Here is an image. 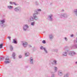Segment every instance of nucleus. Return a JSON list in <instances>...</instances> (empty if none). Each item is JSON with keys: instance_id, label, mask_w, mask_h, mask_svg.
Wrapping results in <instances>:
<instances>
[{"instance_id": "obj_1", "label": "nucleus", "mask_w": 77, "mask_h": 77, "mask_svg": "<svg viewBox=\"0 0 77 77\" xmlns=\"http://www.w3.org/2000/svg\"><path fill=\"white\" fill-rule=\"evenodd\" d=\"M39 14V12H37V11H35L34 13L33 14V17L30 16L29 17L28 20V22L29 23H32V22L34 21V20L35 21H37L39 19L38 16L36 15H38Z\"/></svg>"}, {"instance_id": "obj_2", "label": "nucleus", "mask_w": 77, "mask_h": 77, "mask_svg": "<svg viewBox=\"0 0 77 77\" xmlns=\"http://www.w3.org/2000/svg\"><path fill=\"white\" fill-rule=\"evenodd\" d=\"M29 27L27 24H24L23 26V29L24 32H26L27 30V29H29Z\"/></svg>"}, {"instance_id": "obj_3", "label": "nucleus", "mask_w": 77, "mask_h": 77, "mask_svg": "<svg viewBox=\"0 0 77 77\" xmlns=\"http://www.w3.org/2000/svg\"><path fill=\"white\" fill-rule=\"evenodd\" d=\"M21 8L20 7H18L15 8L14 9L15 12H21Z\"/></svg>"}, {"instance_id": "obj_4", "label": "nucleus", "mask_w": 77, "mask_h": 77, "mask_svg": "<svg viewBox=\"0 0 77 77\" xmlns=\"http://www.w3.org/2000/svg\"><path fill=\"white\" fill-rule=\"evenodd\" d=\"M22 45L25 48V47H27V45H28V44H27V43L26 42L22 41Z\"/></svg>"}, {"instance_id": "obj_5", "label": "nucleus", "mask_w": 77, "mask_h": 77, "mask_svg": "<svg viewBox=\"0 0 77 77\" xmlns=\"http://www.w3.org/2000/svg\"><path fill=\"white\" fill-rule=\"evenodd\" d=\"M60 17L63 18H66L67 17V14H62L60 15Z\"/></svg>"}, {"instance_id": "obj_6", "label": "nucleus", "mask_w": 77, "mask_h": 77, "mask_svg": "<svg viewBox=\"0 0 77 77\" xmlns=\"http://www.w3.org/2000/svg\"><path fill=\"white\" fill-rule=\"evenodd\" d=\"M48 18L50 21H53V15L51 14L48 16Z\"/></svg>"}, {"instance_id": "obj_7", "label": "nucleus", "mask_w": 77, "mask_h": 77, "mask_svg": "<svg viewBox=\"0 0 77 77\" xmlns=\"http://www.w3.org/2000/svg\"><path fill=\"white\" fill-rule=\"evenodd\" d=\"M69 55H70V56H74V55L76 54V53L73 51H70L69 52Z\"/></svg>"}, {"instance_id": "obj_8", "label": "nucleus", "mask_w": 77, "mask_h": 77, "mask_svg": "<svg viewBox=\"0 0 77 77\" xmlns=\"http://www.w3.org/2000/svg\"><path fill=\"white\" fill-rule=\"evenodd\" d=\"M33 58L32 57H30L29 59V61L30 64H33Z\"/></svg>"}, {"instance_id": "obj_9", "label": "nucleus", "mask_w": 77, "mask_h": 77, "mask_svg": "<svg viewBox=\"0 0 77 77\" xmlns=\"http://www.w3.org/2000/svg\"><path fill=\"white\" fill-rule=\"evenodd\" d=\"M74 47H75V48H77V40H75L74 42V46H72L71 47L72 48H73Z\"/></svg>"}, {"instance_id": "obj_10", "label": "nucleus", "mask_w": 77, "mask_h": 77, "mask_svg": "<svg viewBox=\"0 0 77 77\" xmlns=\"http://www.w3.org/2000/svg\"><path fill=\"white\" fill-rule=\"evenodd\" d=\"M73 13L75 15L77 16V9H74L73 11Z\"/></svg>"}, {"instance_id": "obj_11", "label": "nucleus", "mask_w": 77, "mask_h": 77, "mask_svg": "<svg viewBox=\"0 0 77 77\" xmlns=\"http://www.w3.org/2000/svg\"><path fill=\"white\" fill-rule=\"evenodd\" d=\"M5 23V19H3L2 20H0V25L4 24Z\"/></svg>"}, {"instance_id": "obj_12", "label": "nucleus", "mask_w": 77, "mask_h": 77, "mask_svg": "<svg viewBox=\"0 0 77 77\" xmlns=\"http://www.w3.org/2000/svg\"><path fill=\"white\" fill-rule=\"evenodd\" d=\"M58 75H60V76H61L62 75L63 73L62 72V71L59 70L58 71Z\"/></svg>"}, {"instance_id": "obj_13", "label": "nucleus", "mask_w": 77, "mask_h": 77, "mask_svg": "<svg viewBox=\"0 0 77 77\" xmlns=\"http://www.w3.org/2000/svg\"><path fill=\"white\" fill-rule=\"evenodd\" d=\"M49 38L50 39H53V35L52 34L49 35Z\"/></svg>"}, {"instance_id": "obj_14", "label": "nucleus", "mask_w": 77, "mask_h": 77, "mask_svg": "<svg viewBox=\"0 0 77 77\" xmlns=\"http://www.w3.org/2000/svg\"><path fill=\"white\" fill-rule=\"evenodd\" d=\"M12 43H14V44H17V39H13V41L12 42Z\"/></svg>"}, {"instance_id": "obj_15", "label": "nucleus", "mask_w": 77, "mask_h": 77, "mask_svg": "<svg viewBox=\"0 0 77 77\" xmlns=\"http://www.w3.org/2000/svg\"><path fill=\"white\" fill-rule=\"evenodd\" d=\"M29 56V53L26 52H25V56L27 57Z\"/></svg>"}, {"instance_id": "obj_16", "label": "nucleus", "mask_w": 77, "mask_h": 77, "mask_svg": "<svg viewBox=\"0 0 77 77\" xmlns=\"http://www.w3.org/2000/svg\"><path fill=\"white\" fill-rule=\"evenodd\" d=\"M12 56L14 59H15V53L14 52H13Z\"/></svg>"}, {"instance_id": "obj_17", "label": "nucleus", "mask_w": 77, "mask_h": 77, "mask_svg": "<svg viewBox=\"0 0 77 77\" xmlns=\"http://www.w3.org/2000/svg\"><path fill=\"white\" fill-rule=\"evenodd\" d=\"M63 55L64 56H67V52H63Z\"/></svg>"}, {"instance_id": "obj_18", "label": "nucleus", "mask_w": 77, "mask_h": 77, "mask_svg": "<svg viewBox=\"0 0 77 77\" xmlns=\"http://www.w3.org/2000/svg\"><path fill=\"white\" fill-rule=\"evenodd\" d=\"M7 8L8 9H12V8H13V7L11 6H7Z\"/></svg>"}, {"instance_id": "obj_19", "label": "nucleus", "mask_w": 77, "mask_h": 77, "mask_svg": "<svg viewBox=\"0 0 77 77\" xmlns=\"http://www.w3.org/2000/svg\"><path fill=\"white\" fill-rule=\"evenodd\" d=\"M45 48H44L43 46H41L40 47V49L42 50H44Z\"/></svg>"}, {"instance_id": "obj_20", "label": "nucleus", "mask_w": 77, "mask_h": 77, "mask_svg": "<svg viewBox=\"0 0 77 77\" xmlns=\"http://www.w3.org/2000/svg\"><path fill=\"white\" fill-rule=\"evenodd\" d=\"M10 49L11 51H12V50H13V47H12V45H10Z\"/></svg>"}, {"instance_id": "obj_21", "label": "nucleus", "mask_w": 77, "mask_h": 77, "mask_svg": "<svg viewBox=\"0 0 77 77\" xmlns=\"http://www.w3.org/2000/svg\"><path fill=\"white\" fill-rule=\"evenodd\" d=\"M4 60V57H0V61H2Z\"/></svg>"}, {"instance_id": "obj_22", "label": "nucleus", "mask_w": 77, "mask_h": 77, "mask_svg": "<svg viewBox=\"0 0 77 77\" xmlns=\"http://www.w3.org/2000/svg\"><path fill=\"white\" fill-rule=\"evenodd\" d=\"M37 11V12H38L39 14H39V12H38H38H41V9H38L36 10L34 12H35V11Z\"/></svg>"}, {"instance_id": "obj_23", "label": "nucleus", "mask_w": 77, "mask_h": 77, "mask_svg": "<svg viewBox=\"0 0 77 77\" xmlns=\"http://www.w3.org/2000/svg\"><path fill=\"white\" fill-rule=\"evenodd\" d=\"M31 23V26H35V21L33 22H32Z\"/></svg>"}, {"instance_id": "obj_24", "label": "nucleus", "mask_w": 77, "mask_h": 77, "mask_svg": "<svg viewBox=\"0 0 77 77\" xmlns=\"http://www.w3.org/2000/svg\"><path fill=\"white\" fill-rule=\"evenodd\" d=\"M5 60H9V57L7 56L5 58Z\"/></svg>"}, {"instance_id": "obj_25", "label": "nucleus", "mask_w": 77, "mask_h": 77, "mask_svg": "<svg viewBox=\"0 0 77 77\" xmlns=\"http://www.w3.org/2000/svg\"><path fill=\"white\" fill-rule=\"evenodd\" d=\"M69 75L68 73H66V74L64 75V77H68Z\"/></svg>"}, {"instance_id": "obj_26", "label": "nucleus", "mask_w": 77, "mask_h": 77, "mask_svg": "<svg viewBox=\"0 0 77 77\" xmlns=\"http://www.w3.org/2000/svg\"><path fill=\"white\" fill-rule=\"evenodd\" d=\"M3 43L0 44V48H2L3 47Z\"/></svg>"}, {"instance_id": "obj_27", "label": "nucleus", "mask_w": 77, "mask_h": 77, "mask_svg": "<svg viewBox=\"0 0 77 77\" xmlns=\"http://www.w3.org/2000/svg\"><path fill=\"white\" fill-rule=\"evenodd\" d=\"M32 50L34 51H36V48L35 47H34Z\"/></svg>"}, {"instance_id": "obj_28", "label": "nucleus", "mask_w": 77, "mask_h": 77, "mask_svg": "<svg viewBox=\"0 0 77 77\" xmlns=\"http://www.w3.org/2000/svg\"><path fill=\"white\" fill-rule=\"evenodd\" d=\"M44 51L45 52V53H48V52L47 51V49H46V48H45L44 50Z\"/></svg>"}, {"instance_id": "obj_29", "label": "nucleus", "mask_w": 77, "mask_h": 77, "mask_svg": "<svg viewBox=\"0 0 77 77\" xmlns=\"http://www.w3.org/2000/svg\"><path fill=\"white\" fill-rule=\"evenodd\" d=\"M1 26L2 27H5L6 26V25H5V24H2L1 25Z\"/></svg>"}, {"instance_id": "obj_30", "label": "nucleus", "mask_w": 77, "mask_h": 77, "mask_svg": "<svg viewBox=\"0 0 77 77\" xmlns=\"http://www.w3.org/2000/svg\"><path fill=\"white\" fill-rule=\"evenodd\" d=\"M5 63L7 64V63H9V60H7V61H5Z\"/></svg>"}, {"instance_id": "obj_31", "label": "nucleus", "mask_w": 77, "mask_h": 77, "mask_svg": "<svg viewBox=\"0 0 77 77\" xmlns=\"http://www.w3.org/2000/svg\"><path fill=\"white\" fill-rule=\"evenodd\" d=\"M55 72H56L57 70V67H55Z\"/></svg>"}, {"instance_id": "obj_32", "label": "nucleus", "mask_w": 77, "mask_h": 77, "mask_svg": "<svg viewBox=\"0 0 77 77\" xmlns=\"http://www.w3.org/2000/svg\"><path fill=\"white\" fill-rule=\"evenodd\" d=\"M42 43H43V44H45V43H46V42H45V40H44L42 41Z\"/></svg>"}, {"instance_id": "obj_33", "label": "nucleus", "mask_w": 77, "mask_h": 77, "mask_svg": "<svg viewBox=\"0 0 77 77\" xmlns=\"http://www.w3.org/2000/svg\"><path fill=\"white\" fill-rule=\"evenodd\" d=\"M35 4L36 5H38V3L37 1H35Z\"/></svg>"}, {"instance_id": "obj_34", "label": "nucleus", "mask_w": 77, "mask_h": 77, "mask_svg": "<svg viewBox=\"0 0 77 77\" xmlns=\"http://www.w3.org/2000/svg\"><path fill=\"white\" fill-rule=\"evenodd\" d=\"M19 59H21V58L22 57V56H21V55H19Z\"/></svg>"}, {"instance_id": "obj_35", "label": "nucleus", "mask_w": 77, "mask_h": 77, "mask_svg": "<svg viewBox=\"0 0 77 77\" xmlns=\"http://www.w3.org/2000/svg\"><path fill=\"white\" fill-rule=\"evenodd\" d=\"M14 5H15V6H17V5H18V4L15 3V2H13V4Z\"/></svg>"}, {"instance_id": "obj_36", "label": "nucleus", "mask_w": 77, "mask_h": 77, "mask_svg": "<svg viewBox=\"0 0 77 77\" xmlns=\"http://www.w3.org/2000/svg\"><path fill=\"white\" fill-rule=\"evenodd\" d=\"M53 62H54V63H55V64L56 65V63L57 62V61H56V60L54 61Z\"/></svg>"}, {"instance_id": "obj_37", "label": "nucleus", "mask_w": 77, "mask_h": 77, "mask_svg": "<svg viewBox=\"0 0 77 77\" xmlns=\"http://www.w3.org/2000/svg\"><path fill=\"white\" fill-rule=\"evenodd\" d=\"M64 39L66 41H68V39H67V38H66V37H65Z\"/></svg>"}, {"instance_id": "obj_38", "label": "nucleus", "mask_w": 77, "mask_h": 77, "mask_svg": "<svg viewBox=\"0 0 77 77\" xmlns=\"http://www.w3.org/2000/svg\"><path fill=\"white\" fill-rule=\"evenodd\" d=\"M57 51H58V50H57V49H55V52H57Z\"/></svg>"}, {"instance_id": "obj_39", "label": "nucleus", "mask_w": 77, "mask_h": 77, "mask_svg": "<svg viewBox=\"0 0 77 77\" xmlns=\"http://www.w3.org/2000/svg\"><path fill=\"white\" fill-rule=\"evenodd\" d=\"M10 4H11V5H13V2H10Z\"/></svg>"}, {"instance_id": "obj_40", "label": "nucleus", "mask_w": 77, "mask_h": 77, "mask_svg": "<svg viewBox=\"0 0 77 77\" xmlns=\"http://www.w3.org/2000/svg\"><path fill=\"white\" fill-rule=\"evenodd\" d=\"M70 36H71V37H73V36H74V35H73V34H71V35H70Z\"/></svg>"}, {"instance_id": "obj_41", "label": "nucleus", "mask_w": 77, "mask_h": 77, "mask_svg": "<svg viewBox=\"0 0 77 77\" xmlns=\"http://www.w3.org/2000/svg\"><path fill=\"white\" fill-rule=\"evenodd\" d=\"M8 38L9 39V40H11V37L10 36L8 37Z\"/></svg>"}, {"instance_id": "obj_42", "label": "nucleus", "mask_w": 77, "mask_h": 77, "mask_svg": "<svg viewBox=\"0 0 77 77\" xmlns=\"http://www.w3.org/2000/svg\"><path fill=\"white\" fill-rule=\"evenodd\" d=\"M52 51H55V49H52Z\"/></svg>"}, {"instance_id": "obj_43", "label": "nucleus", "mask_w": 77, "mask_h": 77, "mask_svg": "<svg viewBox=\"0 0 77 77\" xmlns=\"http://www.w3.org/2000/svg\"><path fill=\"white\" fill-rule=\"evenodd\" d=\"M29 48L32 47V46L31 45H29Z\"/></svg>"}, {"instance_id": "obj_44", "label": "nucleus", "mask_w": 77, "mask_h": 77, "mask_svg": "<svg viewBox=\"0 0 77 77\" xmlns=\"http://www.w3.org/2000/svg\"><path fill=\"white\" fill-rule=\"evenodd\" d=\"M61 11H62V12H63L64 11V10H63V9Z\"/></svg>"}, {"instance_id": "obj_45", "label": "nucleus", "mask_w": 77, "mask_h": 77, "mask_svg": "<svg viewBox=\"0 0 77 77\" xmlns=\"http://www.w3.org/2000/svg\"><path fill=\"white\" fill-rule=\"evenodd\" d=\"M75 63H76V64H77V61L75 62Z\"/></svg>"}, {"instance_id": "obj_46", "label": "nucleus", "mask_w": 77, "mask_h": 77, "mask_svg": "<svg viewBox=\"0 0 77 77\" xmlns=\"http://www.w3.org/2000/svg\"><path fill=\"white\" fill-rule=\"evenodd\" d=\"M43 33H45V32H43Z\"/></svg>"}, {"instance_id": "obj_47", "label": "nucleus", "mask_w": 77, "mask_h": 77, "mask_svg": "<svg viewBox=\"0 0 77 77\" xmlns=\"http://www.w3.org/2000/svg\"><path fill=\"white\" fill-rule=\"evenodd\" d=\"M76 39L77 40V37L76 38Z\"/></svg>"}]
</instances>
